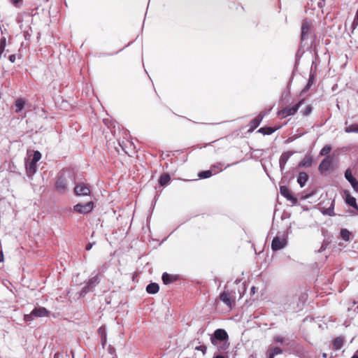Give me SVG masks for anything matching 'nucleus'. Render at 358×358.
I'll use <instances>...</instances> for the list:
<instances>
[{"label": "nucleus", "instance_id": "7ed1b4c3", "mask_svg": "<svg viewBox=\"0 0 358 358\" xmlns=\"http://www.w3.org/2000/svg\"><path fill=\"white\" fill-rule=\"evenodd\" d=\"M50 312L44 307H36L30 314L24 315L25 321H31L34 317H48Z\"/></svg>", "mask_w": 358, "mask_h": 358}, {"label": "nucleus", "instance_id": "393cba45", "mask_svg": "<svg viewBox=\"0 0 358 358\" xmlns=\"http://www.w3.org/2000/svg\"><path fill=\"white\" fill-rule=\"evenodd\" d=\"M27 171L29 174L32 175L36 171V163L31 161L29 165L27 166Z\"/></svg>", "mask_w": 358, "mask_h": 358}, {"label": "nucleus", "instance_id": "a19ab883", "mask_svg": "<svg viewBox=\"0 0 358 358\" xmlns=\"http://www.w3.org/2000/svg\"><path fill=\"white\" fill-rule=\"evenodd\" d=\"M214 358H224V357L222 355H217V356L214 357Z\"/></svg>", "mask_w": 358, "mask_h": 358}, {"label": "nucleus", "instance_id": "c85d7f7f", "mask_svg": "<svg viewBox=\"0 0 358 358\" xmlns=\"http://www.w3.org/2000/svg\"><path fill=\"white\" fill-rule=\"evenodd\" d=\"M332 150V148L330 145H326L324 148L320 150V155L322 156L327 155Z\"/></svg>", "mask_w": 358, "mask_h": 358}, {"label": "nucleus", "instance_id": "7c9ffc66", "mask_svg": "<svg viewBox=\"0 0 358 358\" xmlns=\"http://www.w3.org/2000/svg\"><path fill=\"white\" fill-rule=\"evenodd\" d=\"M41 154L39 151H34L33 158L31 159V161L36 163L41 159Z\"/></svg>", "mask_w": 358, "mask_h": 358}, {"label": "nucleus", "instance_id": "79ce46f5", "mask_svg": "<svg viewBox=\"0 0 358 358\" xmlns=\"http://www.w3.org/2000/svg\"><path fill=\"white\" fill-rule=\"evenodd\" d=\"M310 80H308V87L310 85Z\"/></svg>", "mask_w": 358, "mask_h": 358}, {"label": "nucleus", "instance_id": "f03ea898", "mask_svg": "<svg viewBox=\"0 0 358 358\" xmlns=\"http://www.w3.org/2000/svg\"><path fill=\"white\" fill-rule=\"evenodd\" d=\"M219 298L230 309L236 306V294L233 291L224 289Z\"/></svg>", "mask_w": 358, "mask_h": 358}, {"label": "nucleus", "instance_id": "a211bd4d", "mask_svg": "<svg viewBox=\"0 0 358 358\" xmlns=\"http://www.w3.org/2000/svg\"><path fill=\"white\" fill-rule=\"evenodd\" d=\"M313 163V158L310 155H306L300 162L299 166L301 167H310Z\"/></svg>", "mask_w": 358, "mask_h": 358}, {"label": "nucleus", "instance_id": "f8f14e48", "mask_svg": "<svg viewBox=\"0 0 358 358\" xmlns=\"http://www.w3.org/2000/svg\"><path fill=\"white\" fill-rule=\"evenodd\" d=\"M286 245V240L283 238H280L276 236L273 238L271 243V248L273 250H278L285 247Z\"/></svg>", "mask_w": 358, "mask_h": 358}, {"label": "nucleus", "instance_id": "20e7f679", "mask_svg": "<svg viewBox=\"0 0 358 358\" xmlns=\"http://www.w3.org/2000/svg\"><path fill=\"white\" fill-rule=\"evenodd\" d=\"M304 99H301L295 105L291 107H285L282 110H279L278 115L281 118H285L289 115H294L299 110L300 106L303 104Z\"/></svg>", "mask_w": 358, "mask_h": 358}, {"label": "nucleus", "instance_id": "dca6fc26", "mask_svg": "<svg viewBox=\"0 0 358 358\" xmlns=\"http://www.w3.org/2000/svg\"><path fill=\"white\" fill-rule=\"evenodd\" d=\"M345 195L346 203L355 209H358L356 199L351 196L348 191L345 192Z\"/></svg>", "mask_w": 358, "mask_h": 358}, {"label": "nucleus", "instance_id": "e433bc0d", "mask_svg": "<svg viewBox=\"0 0 358 358\" xmlns=\"http://www.w3.org/2000/svg\"><path fill=\"white\" fill-rule=\"evenodd\" d=\"M101 339H102V344H103V345H104L106 342V336L104 335L103 336H102Z\"/></svg>", "mask_w": 358, "mask_h": 358}, {"label": "nucleus", "instance_id": "f704fd0d", "mask_svg": "<svg viewBox=\"0 0 358 358\" xmlns=\"http://www.w3.org/2000/svg\"><path fill=\"white\" fill-rule=\"evenodd\" d=\"M93 245H94V243H87V244L86 245V246H85V250H91V248H92Z\"/></svg>", "mask_w": 358, "mask_h": 358}, {"label": "nucleus", "instance_id": "bb28decb", "mask_svg": "<svg viewBox=\"0 0 358 358\" xmlns=\"http://www.w3.org/2000/svg\"><path fill=\"white\" fill-rule=\"evenodd\" d=\"M350 236H351V233L348 229H342L341 230V236L344 241H349Z\"/></svg>", "mask_w": 358, "mask_h": 358}, {"label": "nucleus", "instance_id": "ea45409f", "mask_svg": "<svg viewBox=\"0 0 358 358\" xmlns=\"http://www.w3.org/2000/svg\"><path fill=\"white\" fill-rule=\"evenodd\" d=\"M351 358H358V352H357Z\"/></svg>", "mask_w": 358, "mask_h": 358}, {"label": "nucleus", "instance_id": "4be33fe9", "mask_svg": "<svg viewBox=\"0 0 358 358\" xmlns=\"http://www.w3.org/2000/svg\"><path fill=\"white\" fill-rule=\"evenodd\" d=\"M343 345V339L341 337L336 338L333 341V348L340 350Z\"/></svg>", "mask_w": 358, "mask_h": 358}, {"label": "nucleus", "instance_id": "58836bf2", "mask_svg": "<svg viewBox=\"0 0 358 358\" xmlns=\"http://www.w3.org/2000/svg\"><path fill=\"white\" fill-rule=\"evenodd\" d=\"M275 341H278V342L282 343L283 341V339H282V338L278 337V338H275Z\"/></svg>", "mask_w": 358, "mask_h": 358}, {"label": "nucleus", "instance_id": "4c0bfd02", "mask_svg": "<svg viewBox=\"0 0 358 358\" xmlns=\"http://www.w3.org/2000/svg\"><path fill=\"white\" fill-rule=\"evenodd\" d=\"M3 261V254L1 251H0V262Z\"/></svg>", "mask_w": 358, "mask_h": 358}, {"label": "nucleus", "instance_id": "4468645a", "mask_svg": "<svg viewBox=\"0 0 358 358\" xmlns=\"http://www.w3.org/2000/svg\"><path fill=\"white\" fill-rule=\"evenodd\" d=\"M312 23L310 20H304L302 22L301 25V40L303 41L306 37L308 35L309 31L311 29Z\"/></svg>", "mask_w": 358, "mask_h": 358}, {"label": "nucleus", "instance_id": "9b49d317", "mask_svg": "<svg viewBox=\"0 0 358 358\" xmlns=\"http://www.w3.org/2000/svg\"><path fill=\"white\" fill-rule=\"evenodd\" d=\"M345 178L350 183L354 190L358 192V181L352 176V171L350 169L345 171Z\"/></svg>", "mask_w": 358, "mask_h": 358}, {"label": "nucleus", "instance_id": "aec40b11", "mask_svg": "<svg viewBox=\"0 0 358 358\" xmlns=\"http://www.w3.org/2000/svg\"><path fill=\"white\" fill-rule=\"evenodd\" d=\"M276 130H277V128H273V127H261L257 131L264 135H271Z\"/></svg>", "mask_w": 358, "mask_h": 358}, {"label": "nucleus", "instance_id": "a878e982", "mask_svg": "<svg viewBox=\"0 0 358 358\" xmlns=\"http://www.w3.org/2000/svg\"><path fill=\"white\" fill-rule=\"evenodd\" d=\"M346 133H358V124H353L345 128Z\"/></svg>", "mask_w": 358, "mask_h": 358}, {"label": "nucleus", "instance_id": "2f4dec72", "mask_svg": "<svg viewBox=\"0 0 358 358\" xmlns=\"http://www.w3.org/2000/svg\"><path fill=\"white\" fill-rule=\"evenodd\" d=\"M15 8H20L23 4V0H10Z\"/></svg>", "mask_w": 358, "mask_h": 358}, {"label": "nucleus", "instance_id": "423d86ee", "mask_svg": "<svg viewBox=\"0 0 358 358\" xmlns=\"http://www.w3.org/2000/svg\"><path fill=\"white\" fill-rule=\"evenodd\" d=\"M265 115L266 113L261 111L254 119L250 120L248 132L252 133L255 131L259 126Z\"/></svg>", "mask_w": 358, "mask_h": 358}, {"label": "nucleus", "instance_id": "5701e85b", "mask_svg": "<svg viewBox=\"0 0 358 358\" xmlns=\"http://www.w3.org/2000/svg\"><path fill=\"white\" fill-rule=\"evenodd\" d=\"M282 352L281 348L278 347L273 348L270 349L268 351V358H274L275 355H280Z\"/></svg>", "mask_w": 358, "mask_h": 358}, {"label": "nucleus", "instance_id": "c9c22d12", "mask_svg": "<svg viewBox=\"0 0 358 358\" xmlns=\"http://www.w3.org/2000/svg\"><path fill=\"white\" fill-rule=\"evenodd\" d=\"M15 59H16L15 55H10V56H9V60H10L12 63L15 62Z\"/></svg>", "mask_w": 358, "mask_h": 358}, {"label": "nucleus", "instance_id": "b1692460", "mask_svg": "<svg viewBox=\"0 0 358 358\" xmlns=\"http://www.w3.org/2000/svg\"><path fill=\"white\" fill-rule=\"evenodd\" d=\"M291 154L289 152L283 153L280 158V165L281 169L284 166L288 161Z\"/></svg>", "mask_w": 358, "mask_h": 358}, {"label": "nucleus", "instance_id": "412c9836", "mask_svg": "<svg viewBox=\"0 0 358 358\" xmlns=\"http://www.w3.org/2000/svg\"><path fill=\"white\" fill-rule=\"evenodd\" d=\"M170 180H171V176H169V174L164 173V174L161 175L159 180V182L161 186H164L169 182Z\"/></svg>", "mask_w": 358, "mask_h": 358}, {"label": "nucleus", "instance_id": "39448f33", "mask_svg": "<svg viewBox=\"0 0 358 358\" xmlns=\"http://www.w3.org/2000/svg\"><path fill=\"white\" fill-rule=\"evenodd\" d=\"M94 208V203L89 201L85 204L78 203L73 206V210L81 214H87L91 212Z\"/></svg>", "mask_w": 358, "mask_h": 358}, {"label": "nucleus", "instance_id": "ddd939ff", "mask_svg": "<svg viewBox=\"0 0 358 358\" xmlns=\"http://www.w3.org/2000/svg\"><path fill=\"white\" fill-rule=\"evenodd\" d=\"M27 104V101L24 98H17L14 103L15 113L20 114Z\"/></svg>", "mask_w": 358, "mask_h": 358}, {"label": "nucleus", "instance_id": "9d476101", "mask_svg": "<svg viewBox=\"0 0 358 358\" xmlns=\"http://www.w3.org/2000/svg\"><path fill=\"white\" fill-rule=\"evenodd\" d=\"M332 164V157L330 156H327L324 158L319 165L318 169L320 173H324L328 171Z\"/></svg>", "mask_w": 358, "mask_h": 358}, {"label": "nucleus", "instance_id": "2eb2a0df", "mask_svg": "<svg viewBox=\"0 0 358 358\" xmlns=\"http://www.w3.org/2000/svg\"><path fill=\"white\" fill-rule=\"evenodd\" d=\"M162 279L165 285H169L175 281H177L179 279V276L178 275H172L167 273H164L162 274Z\"/></svg>", "mask_w": 358, "mask_h": 358}, {"label": "nucleus", "instance_id": "f257e3e1", "mask_svg": "<svg viewBox=\"0 0 358 358\" xmlns=\"http://www.w3.org/2000/svg\"><path fill=\"white\" fill-rule=\"evenodd\" d=\"M72 174L71 173H68L66 174L65 173H60L57 177L55 182V188L57 192L59 193H64L67 189L68 187V178H71Z\"/></svg>", "mask_w": 358, "mask_h": 358}, {"label": "nucleus", "instance_id": "1a4fd4ad", "mask_svg": "<svg viewBox=\"0 0 358 358\" xmlns=\"http://www.w3.org/2000/svg\"><path fill=\"white\" fill-rule=\"evenodd\" d=\"M228 339V334L227 331L222 329H218L215 331L214 336L210 338L211 343L216 345V340L223 341Z\"/></svg>", "mask_w": 358, "mask_h": 358}, {"label": "nucleus", "instance_id": "72a5a7b5", "mask_svg": "<svg viewBox=\"0 0 358 358\" xmlns=\"http://www.w3.org/2000/svg\"><path fill=\"white\" fill-rule=\"evenodd\" d=\"M96 282H98V277L97 276H95V277L91 278L89 280V284L90 285H94V284H95Z\"/></svg>", "mask_w": 358, "mask_h": 358}, {"label": "nucleus", "instance_id": "c756f323", "mask_svg": "<svg viewBox=\"0 0 358 358\" xmlns=\"http://www.w3.org/2000/svg\"><path fill=\"white\" fill-rule=\"evenodd\" d=\"M313 110V107L310 105H308L306 106V108L301 111V113L304 116H307L311 113Z\"/></svg>", "mask_w": 358, "mask_h": 358}, {"label": "nucleus", "instance_id": "473e14b6", "mask_svg": "<svg viewBox=\"0 0 358 358\" xmlns=\"http://www.w3.org/2000/svg\"><path fill=\"white\" fill-rule=\"evenodd\" d=\"M195 350L202 352L203 354L204 355L206 353V347L205 345H199V346L196 347Z\"/></svg>", "mask_w": 358, "mask_h": 358}, {"label": "nucleus", "instance_id": "0eeeda50", "mask_svg": "<svg viewBox=\"0 0 358 358\" xmlns=\"http://www.w3.org/2000/svg\"><path fill=\"white\" fill-rule=\"evenodd\" d=\"M74 192L78 196H87L90 194V188L88 185L80 182L76 185Z\"/></svg>", "mask_w": 358, "mask_h": 358}, {"label": "nucleus", "instance_id": "37998d69", "mask_svg": "<svg viewBox=\"0 0 358 358\" xmlns=\"http://www.w3.org/2000/svg\"><path fill=\"white\" fill-rule=\"evenodd\" d=\"M57 355H58V354H55L54 357L55 358V357H57Z\"/></svg>", "mask_w": 358, "mask_h": 358}, {"label": "nucleus", "instance_id": "6e6552de", "mask_svg": "<svg viewBox=\"0 0 358 358\" xmlns=\"http://www.w3.org/2000/svg\"><path fill=\"white\" fill-rule=\"evenodd\" d=\"M280 194L284 197H285L288 201H289L292 204H296L297 203V198L293 195L291 189L288 188L287 186H280Z\"/></svg>", "mask_w": 358, "mask_h": 358}, {"label": "nucleus", "instance_id": "6ab92c4d", "mask_svg": "<svg viewBox=\"0 0 358 358\" xmlns=\"http://www.w3.org/2000/svg\"><path fill=\"white\" fill-rule=\"evenodd\" d=\"M159 287L158 284L152 282L149 284L146 287V291L149 294H156L159 292Z\"/></svg>", "mask_w": 358, "mask_h": 358}, {"label": "nucleus", "instance_id": "f3484780", "mask_svg": "<svg viewBox=\"0 0 358 358\" xmlns=\"http://www.w3.org/2000/svg\"><path fill=\"white\" fill-rule=\"evenodd\" d=\"M308 180V176L306 173L300 172L299 173V176L297 177V182L301 187H303L305 185V184Z\"/></svg>", "mask_w": 358, "mask_h": 358}, {"label": "nucleus", "instance_id": "cd10ccee", "mask_svg": "<svg viewBox=\"0 0 358 358\" xmlns=\"http://www.w3.org/2000/svg\"><path fill=\"white\" fill-rule=\"evenodd\" d=\"M213 175L212 170L203 171L199 172L198 176L200 178H208Z\"/></svg>", "mask_w": 358, "mask_h": 358}]
</instances>
